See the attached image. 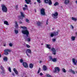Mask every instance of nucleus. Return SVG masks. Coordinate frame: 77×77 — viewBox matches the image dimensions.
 <instances>
[{"label":"nucleus","mask_w":77,"mask_h":77,"mask_svg":"<svg viewBox=\"0 0 77 77\" xmlns=\"http://www.w3.org/2000/svg\"><path fill=\"white\" fill-rule=\"evenodd\" d=\"M22 33L24 35H26V37H29V32L27 29L23 30L22 31Z\"/></svg>","instance_id":"nucleus-1"},{"label":"nucleus","mask_w":77,"mask_h":77,"mask_svg":"<svg viewBox=\"0 0 77 77\" xmlns=\"http://www.w3.org/2000/svg\"><path fill=\"white\" fill-rule=\"evenodd\" d=\"M59 35V32L58 31H54L52 33H51L50 36L51 37H53L54 36H57Z\"/></svg>","instance_id":"nucleus-2"},{"label":"nucleus","mask_w":77,"mask_h":77,"mask_svg":"<svg viewBox=\"0 0 77 77\" xmlns=\"http://www.w3.org/2000/svg\"><path fill=\"white\" fill-rule=\"evenodd\" d=\"M2 10L4 12H7L8 11V8L5 5H2Z\"/></svg>","instance_id":"nucleus-3"},{"label":"nucleus","mask_w":77,"mask_h":77,"mask_svg":"<svg viewBox=\"0 0 77 77\" xmlns=\"http://www.w3.org/2000/svg\"><path fill=\"white\" fill-rule=\"evenodd\" d=\"M26 53L27 56H28L29 57H30V55H29V53L30 54H31V53H32L31 49H26Z\"/></svg>","instance_id":"nucleus-4"},{"label":"nucleus","mask_w":77,"mask_h":77,"mask_svg":"<svg viewBox=\"0 0 77 77\" xmlns=\"http://www.w3.org/2000/svg\"><path fill=\"white\" fill-rule=\"evenodd\" d=\"M40 12L41 15H43V16L45 15V14H46L45 11V9L44 8H42L40 10Z\"/></svg>","instance_id":"nucleus-5"},{"label":"nucleus","mask_w":77,"mask_h":77,"mask_svg":"<svg viewBox=\"0 0 77 77\" xmlns=\"http://www.w3.org/2000/svg\"><path fill=\"white\" fill-rule=\"evenodd\" d=\"M5 52L4 54L5 55H8L9 54V53L8 52H11V50L10 49H5L4 51Z\"/></svg>","instance_id":"nucleus-6"},{"label":"nucleus","mask_w":77,"mask_h":77,"mask_svg":"<svg viewBox=\"0 0 77 77\" xmlns=\"http://www.w3.org/2000/svg\"><path fill=\"white\" fill-rule=\"evenodd\" d=\"M55 70H54L53 72L54 73H56L57 72V71L58 72H60V68L58 67H55L54 68Z\"/></svg>","instance_id":"nucleus-7"},{"label":"nucleus","mask_w":77,"mask_h":77,"mask_svg":"<svg viewBox=\"0 0 77 77\" xmlns=\"http://www.w3.org/2000/svg\"><path fill=\"white\" fill-rule=\"evenodd\" d=\"M57 16H58V13L57 12H55L54 14H52V17H55V18L56 19L57 18Z\"/></svg>","instance_id":"nucleus-8"},{"label":"nucleus","mask_w":77,"mask_h":77,"mask_svg":"<svg viewBox=\"0 0 77 77\" xmlns=\"http://www.w3.org/2000/svg\"><path fill=\"white\" fill-rule=\"evenodd\" d=\"M51 51H52V54H53L55 55L56 54V49H55V48H51Z\"/></svg>","instance_id":"nucleus-9"},{"label":"nucleus","mask_w":77,"mask_h":77,"mask_svg":"<svg viewBox=\"0 0 77 77\" xmlns=\"http://www.w3.org/2000/svg\"><path fill=\"white\" fill-rule=\"evenodd\" d=\"M23 65L25 68H28L29 66L28 64L26 62H24L23 63Z\"/></svg>","instance_id":"nucleus-10"},{"label":"nucleus","mask_w":77,"mask_h":77,"mask_svg":"<svg viewBox=\"0 0 77 77\" xmlns=\"http://www.w3.org/2000/svg\"><path fill=\"white\" fill-rule=\"evenodd\" d=\"M25 1L26 4L32 5V2H31V0H25Z\"/></svg>","instance_id":"nucleus-11"},{"label":"nucleus","mask_w":77,"mask_h":77,"mask_svg":"<svg viewBox=\"0 0 77 77\" xmlns=\"http://www.w3.org/2000/svg\"><path fill=\"white\" fill-rule=\"evenodd\" d=\"M1 69L2 70V72H1V73L2 74H5V69H4V67L2 66H1Z\"/></svg>","instance_id":"nucleus-12"},{"label":"nucleus","mask_w":77,"mask_h":77,"mask_svg":"<svg viewBox=\"0 0 77 77\" xmlns=\"http://www.w3.org/2000/svg\"><path fill=\"white\" fill-rule=\"evenodd\" d=\"M72 61L73 63H74V65H77V60H76L75 62V59L73 58L72 59Z\"/></svg>","instance_id":"nucleus-13"},{"label":"nucleus","mask_w":77,"mask_h":77,"mask_svg":"<svg viewBox=\"0 0 77 77\" xmlns=\"http://www.w3.org/2000/svg\"><path fill=\"white\" fill-rule=\"evenodd\" d=\"M13 71H14L16 74H17V75L18 74V71L17 70V69H16L15 68H14L13 69Z\"/></svg>","instance_id":"nucleus-14"},{"label":"nucleus","mask_w":77,"mask_h":77,"mask_svg":"<svg viewBox=\"0 0 77 77\" xmlns=\"http://www.w3.org/2000/svg\"><path fill=\"white\" fill-rule=\"evenodd\" d=\"M46 48L48 49H51V45L50 44H47L46 45Z\"/></svg>","instance_id":"nucleus-15"},{"label":"nucleus","mask_w":77,"mask_h":77,"mask_svg":"<svg viewBox=\"0 0 77 77\" xmlns=\"http://www.w3.org/2000/svg\"><path fill=\"white\" fill-rule=\"evenodd\" d=\"M69 3V0H65V1L64 2V4L65 5H67Z\"/></svg>","instance_id":"nucleus-16"},{"label":"nucleus","mask_w":77,"mask_h":77,"mask_svg":"<svg viewBox=\"0 0 77 77\" xmlns=\"http://www.w3.org/2000/svg\"><path fill=\"white\" fill-rule=\"evenodd\" d=\"M33 64L32 63H31L29 65V67L30 68H33Z\"/></svg>","instance_id":"nucleus-17"},{"label":"nucleus","mask_w":77,"mask_h":77,"mask_svg":"<svg viewBox=\"0 0 77 77\" xmlns=\"http://www.w3.org/2000/svg\"><path fill=\"white\" fill-rule=\"evenodd\" d=\"M20 16L23 17V18H24L25 16L23 12H20Z\"/></svg>","instance_id":"nucleus-18"},{"label":"nucleus","mask_w":77,"mask_h":77,"mask_svg":"<svg viewBox=\"0 0 77 77\" xmlns=\"http://www.w3.org/2000/svg\"><path fill=\"white\" fill-rule=\"evenodd\" d=\"M37 24L38 26H40L41 24H42V23H41L40 22H38L37 23Z\"/></svg>","instance_id":"nucleus-19"},{"label":"nucleus","mask_w":77,"mask_h":77,"mask_svg":"<svg viewBox=\"0 0 77 77\" xmlns=\"http://www.w3.org/2000/svg\"><path fill=\"white\" fill-rule=\"evenodd\" d=\"M52 61V62H57V59L56 58H53Z\"/></svg>","instance_id":"nucleus-20"},{"label":"nucleus","mask_w":77,"mask_h":77,"mask_svg":"<svg viewBox=\"0 0 77 77\" xmlns=\"http://www.w3.org/2000/svg\"><path fill=\"white\" fill-rule=\"evenodd\" d=\"M75 36H72L71 38V39L73 41H75Z\"/></svg>","instance_id":"nucleus-21"},{"label":"nucleus","mask_w":77,"mask_h":77,"mask_svg":"<svg viewBox=\"0 0 77 77\" xmlns=\"http://www.w3.org/2000/svg\"><path fill=\"white\" fill-rule=\"evenodd\" d=\"M3 60L4 61H5L6 62L8 61V57H5L3 58Z\"/></svg>","instance_id":"nucleus-22"},{"label":"nucleus","mask_w":77,"mask_h":77,"mask_svg":"<svg viewBox=\"0 0 77 77\" xmlns=\"http://www.w3.org/2000/svg\"><path fill=\"white\" fill-rule=\"evenodd\" d=\"M48 4L49 5H52V2L51 0H49L48 2Z\"/></svg>","instance_id":"nucleus-23"},{"label":"nucleus","mask_w":77,"mask_h":77,"mask_svg":"<svg viewBox=\"0 0 77 77\" xmlns=\"http://www.w3.org/2000/svg\"><path fill=\"white\" fill-rule=\"evenodd\" d=\"M43 69L44 71H46L47 69V67L45 66H44L43 67Z\"/></svg>","instance_id":"nucleus-24"},{"label":"nucleus","mask_w":77,"mask_h":77,"mask_svg":"<svg viewBox=\"0 0 77 77\" xmlns=\"http://www.w3.org/2000/svg\"><path fill=\"white\" fill-rule=\"evenodd\" d=\"M49 61H51L52 60H53V58L51 56H49Z\"/></svg>","instance_id":"nucleus-25"},{"label":"nucleus","mask_w":77,"mask_h":77,"mask_svg":"<svg viewBox=\"0 0 77 77\" xmlns=\"http://www.w3.org/2000/svg\"><path fill=\"white\" fill-rule=\"evenodd\" d=\"M4 23L5 24H6V25H8V26H9V23H8V22L7 21H5L4 22Z\"/></svg>","instance_id":"nucleus-26"},{"label":"nucleus","mask_w":77,"mask_h":77,"mask_svg":"<svg viewBox=\"0 0 77 77\" xmlns=\"http://www.w3.org/2000/svg\"><path fill=\"white\" fill-rule=\"evenodd\" d=\"M17 21H15V27L16 28L18 27V24L17 23Z\"/></svg>","instance_id":"nucleus-27"},{"label":"nucleus","mask_w":77,"mask_h":77,"mask_svg":"<svg viewBox=\"0 0 77 77\" xmlns=\"http://www.w3.org/2000/svg\"><path fill=\"white\" fill-rule=\"evenodd\" d=\"M70 72H71V73H72L73 74H75V72H74L73 70L72 69H71L70 70Z\"/></svg>","instance_id":"nucleus-28"},{"label":"nucleus","mask_w":77,"mask_h":77,"mask_svg":"<svg viewBox=\"0 0 77 77\" xmlns=\"http://www.w3.org/2000/svg\"><path fill=\"white\" fill-rule=\"evenodd\" d=\"M72 20H74V21H77V19L76 18H75L74 17H72Z\"/></svg>","instance_id":"nucleus-29"},{"label":"nucleus","mask_w":77,"mask_h":77,"mask_svg":"<svg viewBox=\"0 0 77 77\" xmlns=\"http://www.w3.org/2000/svg\"><path fill=\"white\" fill-rule=\"evenodd\" d=\"M26 22L27 23H30V22L29 21V20L28 19H26Z\"/></svg>","instance_id":"nucleus-30"},{"label":"nucleus","mask_w":77,"mask_h":77,"mask_svg":"<svg viewBox=\"0 0 77 77\" xmlns=\"http://www.w3.org/2000/svg\"><path fill=\"white\" fill-rule=\"evenodd\" d=\"M20 27L23 29H27V27L25 26H21Z\"/></svg>","instance_id":"nucleus-31"},{"label":"nucleus","mask_w":77,"mask_h":77,"mask_svg":"<svg viewBox=\"0 0 77 77\" xmlns=\"http://www.w3.org/2000/svg\"><path fill=\"white\" fill-rule=\"evenodd\" d=\"M14 32L16 34H18V31L17 30H15Z\"/></svg>","instance_id":"nucleus-32"},{"label":"nucleus","mask_w":77,"mask_h":77,"mask_svg":"<svg viewBox=\"0 0 77 77\" xmlns=\"http://www.w3.org/2000/svg\"><path fill=\"white\" fill-rule=\"evenodd\" d=\"M62 72H66V70L64 68H63L62 69Z\"/></svg>","instance_id":"nucleus-33"},{"label":"nucleus","mask_w":77,"mask_h":77,"mask_svg":"<svg viewBox=\"0 0 77 77\" xmlns=\"http://www.w3.org/2000/svg\"><path fill=\"white\" fill-rule=\"evenodd\" d=\"M45 3H48V0H44Z\"/></svg>","instance_id":"nucleus-34"},{"label":"nucleus","mask_w":77,"mask_h":77,"mask_svg":"<svg viewBox=\"0 0 77 77\" xmlns=\"http://www.w3.org/2000/svg\"><path fill=\"white\" fill-rule=\"evenodd\" d=\"M59 5V3L57 2H56L54 4V6H57V5Z\"/></svg>","instance_id":"nucleus-35"},{"label":"nucleus","mask_w":77,"mask_h":77,"mask_svg":"<svg viewBox=\"0 0 77 77\" xmlns=\"http://www.w3.org/2000/svg\"><path fill=\"white\" fill-rule=\"evenodd\" d=\"M18 17L19 19H22V17L21 16L19 15L18 16Z\"/></svg>","instance_id":"nucleus-36"},{"label":"nucleus","mask_w":77,"mask_h":77,"mask_svg":"<svg viewBox=\"0 0 77 77\" xmlns=\"http://www.w3.org/2000/svg\"><path fill=\"white\" fill-rule=\"evenodd\" d=\"M30 40H31L30 38H28L27 39V41H28V42H30Z\"/></svg>","instance_id":"nucleus-37"},{"label":"nucleus","mask_w":77,"mask_h":77,"mask_svg":"<svg viewBox=\"0 0 77 77\" xmlns=\"http://www.w3.org/2000/svg\"><path fill=\"white\" fill-rule=\"evenodd\" d=\"M26 46L27 48H30V45H29L26 44Z\"/></svg>","instance_id":"nucleus-38"},{"label":"nucleus","mask_w":77,"mask_h":77,"mask_svg":"<svg viewBox=\"0 0 77 77\" xmlns=\"http://www.w3.org/2000/svg\"><path fill=\"white\" fill-rule=\"evenodd\" d=\"M49 19H47V21H46V24L47 25L48 24V20Z\"/></svg>","instance_id":"nucleus-39"},{"label":"nucleus","mask_w":77,"mask_h":77,"mask_svg":"<svg viewBox=\"0 0 77 77\" xmlns=\"http://www.w3.org/2000/svg\"><path fill=\"white\" fill-rule=\"evenodd\" d=\"M46 76L48 77H51V75L48 74H47Z\"/></svg>","instance_id":"nucleus-40"},{"label":"nucleus","mask_w":77,"mask_h":77,"mask_svg":"<svg viewBox=\"0 0 77 77\" xmlns=\"http://www.w3.org/2000/svg\"><path fill=\"white\" fill-rule=\"evenodd\" d=\"M56 39L54 38L52 39V41L53 42H55V41H56Z\"/></svg>","instance_id":"nucleus-41"},{"label":"nucleus","mask_w":77,"mask_h":77,"mask_svg":"<svg viewBox=\"0 0 77 77\" xmlns=\"http://www.w3.org/2000/svg\"><path fill=\"white\" fill-rule=\"evenodd\" d=\"M8 71H9L10 72H11V68H8Z\"/></svg>","instance_id":"nucleus-42"},{"label":"nucleus","mask_w":77,"mask_h":77,"mask_svg":"<svg viewBox=\"0 0 77 77\" xmlns=\"http://www.w3.org/2000/svg\"><path fill=\"white\" fill-rule=\"evenodd\" d=\"M26 9H27V8H26L25 7H24L23 8V10L24 11H26Z\"/></svg>","instance_id":"nucleus-43"},{"label":"nucleus","mask_w":77,"mask_h":77,"mask_svg":"<svg viewBox=\"0 0 77 77\" xmlns=\"http://www.w3.org/2000/svg\"><path fill=\"white\" fill-rule=\"evenodd\" d=\"M9 46L10 47H12V44L10 43L9 44Z\"/></svg>","instance_id":"nucleus-44"},{"label":"nucleus","mask_w":77,"mask_h":77,"mask_svg":"<svg viewBox=\"0 0 77 77\" xmlns=\"http://www.w3.org/2000/svg\"><path fill=\"white\" fill-rule=\"evenodd\" d=\"M18 5H17L15 6V8H16V9H18Z\"/></svg>","instance_id":"nucleus-45"},{"label":"nucleus","mask_w":77,"mask_h":77,"mask_svg":"<svg viewBox=\"0 0 77 77\" xmlns=\"http://www.w3.org/2000/svg\"><path fill=\"white\" fill-rule=\"evenodd\" d=\"M37 2L38 3H41V0H37Z\"/></svg>","instance_id":"nucleus-46"},{"label":"nucleus","mask_w":77,"mask_h":77,"mask_svg":"<svg viewBox=\"0 0 77 77\" xmlns=\"http://www.w3.org/2000/svg\"><path fill=\"white\" fill-rule=\"evenodd\" d=\"M23 60L22 59H21L20 60V62L21 63H23Z\"/></svg>","instance_id":"nucleus-47"},{"label":"nucleus","mask_w":77,"mask_h":77,"mask_svg":"<svg viewBox=\"0 0 77 77\" xmlns=\"http://www.w3.org/2000/svg\"><path fill=\"white\" fill-rule=\"evenodd\" d=\"M43 74H42V72H40V75L42 76V75Z\"/></svg>","instance_id":"nucleus-48"},{"label":"nucleus","mask_w":77,"mask_h":77,"mask_svg":"<svg viewBox=\"0 0 77 77\" xmlns=\"http://www.w3.org/2000/svg\"><path fill=\"white\" fill-rule=\"evenodd\" d=\"M12 74L13 75V76H15V74L14 73H12Z\"/></svg>","instance_id":"nucleus-49"},{"label":"nucleus","mask_w":77,"mask_h":77,"mask_svg":"<svg viewBox=\"0 0 77 77\" xmlns=\"http://www.w3.org/2000/svg\"><path fill=\"white\" fill-rule=\"evenodd\" d=\"M19 23H20V24H22V23H23V22H22L21 21H19Z\"/></svg>","instance_id":"nucleus-50"},{"label":"nucleus","mask_w":77,"mask_h":77,"mask_svg":"<svg viewBox=\"0 0 77 77\" xmlns=\"http://www.w3.org/2000/svg\"><path fill=\"white\" fill-rule=\"evenodd\" d=\"M71 26L72 27V29H74V26H72V25H71Z\"/></svg>","instance_id":"nucleus-51"},{"label":"nucleus","mask_w":77,"mask_h":77,"mask_svg":"<svg viewBox=\"0 0 77 77\" xmlns=\"http://www.w3.org/2000/svg\"><path fill=\"white\" fill-rule=\"evenodd\" d=\"M25 6L26 8H27V5H26V4H25Z\"/></svg>","instance_id":"nucleus-52"},{"label":"nucleus","mask_w":77,"mask_h":77,"mask_svg":"<svg viewBox=\"0 0 77 77\" xmlns=\"http://www.w3.org/2000/svg\"><path fill=\"white\" fill-rule=\"evenodd\" d=\"M39 72H40V71L39 70H38V74H39Z\"/></svg>","instance_id":"nucleus-53"},{"label":"nucleus","mask_w":77,"mask_h":77,"mask_svg":"<svg viewBox=\"0 0 77 77\" xmlns=\"http://www.w3.org/2000/svg\"><path fill=\"white\" fill-rule=\"evenodd\" d=\"M6 44H4V47H6Z\"/></svg>","instance_id":"nucleus-54"},{"label":"nucleus","mask_w":77,"mask_h":77,"mask_svg":"<svg viewBox=\"0 0 77 77\" xmlns=\"http://www.w3.org/2000/svg\"><path fill=\"white\" fill-rule=\"evenodd\" d=\"M34 11H35V12H36V9H34Z\"/></svg>","instance_id":"nucleus-55"},{"label":"nucleus","mask_w":77,"mask_h":77,"mask_svg":"<svg viewBox=\"0 0 77 77\" xmlns=\"http://www.w3.org/2000/svg\"><path fill=\"white\" fill-rule=\"evenodd\" d=\"M41 68H39V69H38V70H39V71H41Z\"/></svg>","instance_id":"nucleus-56"},{"label":"nucleus","mask_w":77,"mask_h":77,"mask_svg":"<svg viewBox=\"0 0 77 77\" xmlns=\"http://www.w3.org/2000/svg\"><path fill=\"white\" fill-rule=\"evenodd\" d=\"M36 2H34V4H35V5H36Z\"/></svg>","instance_id":"nucleus-57"},{"label":"nucleus","mask_w":77,"mask_h":77,"mask_svg":"<svg viewBox=\"0 0 77 77\" xmlns=\"http://www.w3.org/2000/svg\"><path fill=\"white\" fill-rule=\"evenodd\" d=\"M75 2H76V4H77V1H76Z\"/></svg>","instance_id":"nucleus-58"},{"label":"nucleus","mask_w":77,"mask_h":77,"mask_svg":"<svg viewBox=\"0 0 77 77\" xmlns=\"http://www.w3.org/2000/svg\"><path fill=\"white\" fill-rule=\"evenodd\" d=\"M41 62H42V61H40V63H41Z\"/></svg>","instance_id":"nucleus-59"},{"label":"nucleus","mask_w":77,"mask_h":77,"mask_svg":"<svg viewBox=\"0 0 77 77\" xmlns=\"http://www.w3.org/2000/svg\"><path fill=\"white\" fill-rule=\"evenodd\" d=\"M43 44H42V45Z\"/></svg>","instance_id":"nucleus-60"},{"label":"nucleus","mask_w":77,"mask_h":77,"mask_svg":"<svg viewBox=\"0 0 77 77\" xmlns=\"http://www.w3.org/2000/svg\"><path fill=\"white\" fill-rule=\"evenodd\" d=\"M1 0H0V1H1Z\"/></svg>","instance_id":"nucleus-61"}]
</instances>
